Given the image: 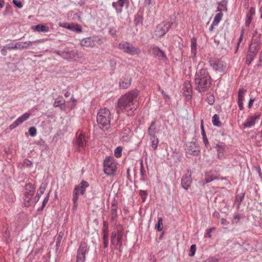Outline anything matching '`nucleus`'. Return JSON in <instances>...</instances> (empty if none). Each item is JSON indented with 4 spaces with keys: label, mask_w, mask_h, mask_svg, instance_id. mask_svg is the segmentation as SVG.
I'll return each instance as SVG.
<instances>
[{
    "label": "nucleus",
    "mask_w": 262,
    "mask_h": 262,
    "mask_svg": "<svg viewBox=\"0 0 262 262\" xmlns=\"http://www.w3.org/2000/svg\"><path fill=\"white\" fill-rule=\"evenodd\" d=\"M225 149H217V158L219 159H222L224 156V151Z\"/></svg>",
    "instance_id": "nucleus-60"
},
{
    "label": "nucleus",
    "mask_w": 262,
    "mask_h": 262,
    "mask_svg": "<svg viewBox=\"0 0 262 262\" xmlns=\"http://www.w3.org/2000/svg\"><path fill=\"white\" fill-rule=\"evenodd\" d=\"M80 45L83 47L92 48L94 46L95 42L92 37H89L82 39L80 41Z\"/></svg>",
    "instance_id": "nucleus-24"
},
{
    "label": "nucleus",
    "mask_w": 262,
    "mask_h": 262,
    "mask_svg": "<svg viewBox=\"0 0 262 262\" xmlns=\"http://www.w3.org/2000/svg\"><path fill=\"white\" fill-rule=\"evenodd\" d=\"M32 29L38 32H47L49 30V28L48 26L40 24L32 26Z\"/></svg>",
    "instance_id": "nucleus-31"
},
{
    "label": "nucleus",
    "mask_w": 262,
    "mask_h": 262,
    "mask_svg": "<svg viewBox=\"0 0 262 262\" xmlns=\"http://www.w3.org/2000/svg\"><path fill=\"white\" fill-rule=\"evenodd\" d=\"M151 146L154 149H156L159 144V140L157 136L150 137Z\"/></svg>",
    "instance_id": "nucleus-36"
},
{
    "label": "nucleus",
    "mask_w": 262,
    "mask_h": 262,
    "mask_svg": "<svg viewBox=\"0 0 262 262\" xmlns=\"http://www.w3.org/2000/svg\"><path fill=\"white\" fill-rule=\"evenodd\" d=\"M103 231H109L108 227V223L106 221H104L103 222Z\"/></svg>",
    "instance_id": "nucleus-58"
},
{
    "label": "nucleus",
    "mask_w": 262,
    "mask_h": 262,
    "mask_svg": "<svg viewBox=\"0 0 262 262\" xmlns=\"http://www.w3.org/2000/svg\"><path fill=\"white\" fill-rule=\"evenodd\" d=\"M226 3L225 1H222L219 4V6L217 7V11H226L227 8L226 7Z\"/></svg>",
    "instance_id": "nucleus-42"
},
{
    "label": "nucleus",
    "mask_w": 262,
    "mask_h": 262,
    "mask_svg": "<svg viewBox=\"0 0 262 262\" xmlns=\"http://www.w3.org/2000/svg\"><path fill=\"white\" fill-rule=\"evenodd\" d=\"M77 189H74L73 191V210H76L78 207V201L79 199V194L78 192L76 191Z\"/></svg>",
    "instance_id": "nucleus-29"
},
{
    "label": "nucleus",
    "mask_w": 262,
    "mask_h": 262,
    "mask_svg": "<svg viewBox=\"0 0 262 262\" xmlns=\"http://www.w3.org/2000/svg\"><path fill=\"white\" fill-rule=\"evenodd\" d=\"M206 101L210 105H213L214 103L215 98L213 94L208 93L207 94Z\"/></svg>",
    "instance_id": "nucleus-41"
},
{
    "label": "nucleus",
    "mask_w": 262,
    "mask_h": 262,
    "mask_svg": "<svg viewBox=\"0 0 262 262\" xmlns=\"http://www.w3.org/2000/svg\"><path fill=\"white\" fill-rule=\"evenodd\" d=\"M117 5H118V4L117 3V2H113L112 3V6L114 8H115L116 9V11L117 12V13H120L122 12V9L120 7V8H118L117 7Z\"/></svg>",
    "instance_id": "nucleus-51"
},
{
    "label": "nucleus",
    "mask_w": 262,
    "mask_h": 262,
    "mask_svg": "<svg viewBox=\"0 0 262 262\" xmlns=\"http://www.w3.org/2000/svg\"><path fill=\"white\" fill-rule=\"evenodd\" d=\"M191 53L192 55V58L194 59L196 57V42L195 38L191 39Z\"/></svg>",
    "instance_id": "nucleus-33"
},
{
    "label": "nucleus",
    "mask_w": 262,
    "mask_h": 262,
    "mask_svg": "<svg viewBox=\"0 0 262 262\" xmlns=\"http://www.w3.org/2000/svg\"><path fill=\"white\" fill-rule=\"evenodd\" d=\"M157 131V128L156 127V121L154 120L151 122L149 127L148 128L147 132L150 137L157 136L156 134Z\"/></svg>",
    "instance_id": "nucleus-27"
},
{
    "label": "nucleus",
    "mask_w": 262,
    "mask_h": 262,
    "mask_svg": "<svg viewBox=\"0 0 262 262\" xmlns=\"http://www.w3.org/2000/svg\"><path fill=\"white\" fill-rule=\"evenodd\" d=\"M65 103V100L62 97H58L55 99L53 105L54 107H58L60 105H63Z\"/></svg>",
    "instance_id": "nucleus-39"
},
{
    "label": "nucleus",
    "mask_w": 262,
    "mask_h": 262,
    "mask_svg": "<svg viewBox=\"0 0 262 262\" xmlns=\"http://www.w3.org/2000/svg\"><path fill=\"white\" fill-rule=\"evenodd\" d=\"M12 43L11 45L10 44L6 45V48H7L9 50H15L17 49V46H16V42L14 44V45H12Z\"/></svg>",
    "instance_id": "nucleus-55"
},
{
    "label": "nucleus",
    "mask_w": 262,
    "mask_h": 262,
    "mask_svg": "<svg viewBox=\"0 0 262 262\" xmlns=\"http://www.w3.org/2000/svg\"><path fill=\"white\" fill-rule=\"evenodd\" d=\"M255 14V9L254 7H251L246 14L245 25L249 27L253 20V16Z\"/></svg>",
    "instance_id": "nucleus-20"
},
{
    "label": "nucleus",
    "mask_w": 262,
    "mask_h": 262,
    "mask_svg": "<svg viewBox=\"0 0 262 262\" xmlns=\"http://www.w3.org/2000/svg\"><path fill=\"white\" fill-rule=\"evenodd\" d=\"M49 199V193H48L47 194V196L44 199L42 204V206L40 208H39L38 209V211L42 210L44 208V207L46 206V204L48 202Z\"/></svg>",
    "instance_id": "nucleus-46"
},
{
    "label": "nucleus",
    "mask_w": 262,
    "mask_h": 262,
    "mask_svg": "<svg viewBox=\"0 0 262 262\" xmlns=\"http://www.w3.org/2000/svg\"><path fill=\"white\" fill-rule=\"evenodd\" d=\"M130 84V79L124 78L120 82V86L123 89H127Z\"/></svg>",
    "instance_id": "nucleus-38"
},
{
    "label": "nucleus",
    "mask_w": 262,
    "mask_h": 262,
    "mask_svg": "<svg viewBox=\"0 0 262 262\" xmlns=\"http://www.w3.org/2000/svg\"><path fill=\"white\" fill-rule=\"evenodd\" d=\"M46 188V184L42 183L39 187L36 195L34 198V204L38 202L41 195L44 193Z\"/></svg>",
    "instance_id": "nucleus-25"
},
{
    "label": "nucleus",
    "mask_w": 262,
    "mask_h": 262,
    "mask_svg": "<svg viewBox=\"0 0 262 262\" xmlns=\"http://www.w3.org/2000/svg\"><path fill=\"white\" fill-rule=\"evenodd\" d=\"M109 231H103V241H108L109 240Z\"/></svg>",
    "instance_id": "nucleus-57"
},
{
    "label": "nucleus",
    "mask_w": 262,
    "mask_h": 262,
    "mask_svg": "<svg viewBox=\"0 0 262 262\" xmlns=\"http://www.w3.org/2000/svg\"><path fill=\"white\" fill-rule=\"evenodd\" d=\"M108 32H109V34L113 37H117V35H116L117 31H116V30L114 28H111L109 30Z\"/></svg>",
    "instance_id": "nucleus-53"
},
{
    "label": "nucleus",
    "mask_w": 262,
    "mask_h": 262,
    "mask_svg": "<svg viewBox=\"0 0 262 262\" xmlns=\"http://www.w3.org/2000/svg\"><path fill=\"white\" fill-rule=\"evenodd\" d=\"M187 172L188 173L185 176H183L181 180L182 186L186 190L190 187L192 182L190 174L191 170H188Z\"/></svg>",
    "instance_id": "nucleus-15"
},
{
    "label": "nucleus",
    "mask_w": 262,
    "mask_h": 262,
    "mask_svg": "<svg viewBox=\"0 0 262 262\" xmlns=\"http://www.w3.org/2000/svg\"><path fill=\"white\" fill-rule=\"evenodd\" d=\"M77 53L74 51L70 50L69 48H66L62 51V58L67 60H71L75 57Z\"/></svg>",
    "instance_id": "nucleus-19"
},
{
    "label": "nucleus",
    "mask_w": 262,
    "mask_h": 262,
    "mask_svg": "<svg viewBox=\"0 0 262 262\" xmlns=\"http://www.w3.org/2000/svg\"><path fill=\"white\" fill-rule=\"evenodd\" d=\"M244 197V194H242V195L238 194V195H236L235 201L238 203V206L241 204V202L243 201Z\"/></svg>",
    "instance_id": "nucleus-49"
},
{
    "label": "nucleus",
    "mask_w": 262,
    "mask_h": 262,
    "mask_svg": "<svg viewBox=\"0 0 262 262\" xmlns=\"http://www.w3.org/2000/svg\"><path fill=\"white\" fill-rule=\"evenodd\" d=\"M131 137V129L126 126L123 127L121 134V139L123 142H127Z\"/></svg>",
    "instance_id": "nucleus-17"
},
{
    "label": "nucleus",
    "mask_w": 262,
    "mask_h": 262,
    "mask_svg": "<svg viewBox=\"0 0 262 262\" xmlns=\"http://www.w3.org/2000/svg\"><path fill=\"white\" fill-rule=\"evenodd\" d=\"M149 52H151L155 55V57L159 58H162L163 59H166V56L164 52L161 50L158 47L155 46H151L148 50Z\"/></svg>",
    "instance_id": "nucleus-16"
},
{
    "label": "nucleus",
    "mask_w": 262,
    "mask_h": 262,
    "mask_svg": "<svg viewBox=\"0 0 262 262\" xmlns=\"http://www.w3.org/2000/svg\"><path fill=\"white\" fill-rule=\"evenodd\" d=\"M25 192L24 194L33 195L35 192V188L34 185L31 183L26 184L25 186Z\"/></svg>",
    "instance_id": "nucleus-28"
},
{
    "label": "nucleus",
    "mask_w": 262,
    "mask_h": 262,
    "mask_svg": "<svg viewBox=\"0 0 262 262\" xmlns=\"http://www.w3.org/2000/svg\"><path fill=\"white\" fill-rule=\"evenodd\" d=\"M252 45H251L250 46V48H249V50L248 52V54H247L246 60V63L248 65H249L251 64L252 61L253 60V59L256 55L255 53L257 52V50H256L255 48H254V51H252Z\"/></svg>",
    "instance_id": "nucleus-23"
},
{
    "label": "nucleus",
    "mask_w": 262,
    "mask_h": 262,
    "mask_svg": "<svg viewBox=\"0 0 262 262\" xmlns=\"http://www.w3.org/2000/svg\"><path fill=\"white\" fill-rule=\"evenodd\" d=\"M89 184L88 182L82 181L80 184L75 187L74 189H77L76 191L78 193L83 195L85 192V188L89 187Z\"/></svg>",
    "instance_id": "nucleus-22"
},
{
    "label": "nucleus",
    "mask_w": 262,
    "mask_h": 262,
    "mask_svg": "<svg viewBox=\"0 0 262 262\" xmlns=\"http://www.w3.org/2000/svg\"><path fill=\"white\" fill-rule=\"evenodd\" d=\"M247 92V90L243 88L239 89L238 92V100L237 104L240 110H243V101L244 100L245 94Z\"/></svg>",
    "instance_id": "nucleus-18"
},
{
    "label": "nucleus",
    "mask_w": 262,
    "mask_h": 262,
    "mask_svg": "<svg viewBox=\"0 0 262 262\" xmlns=\"http://www.w3.org/2000/svg\"><path fill=\"white\" fill-rule=\"evenodd\" d=\"M117 168V163L113 157H106L103 161V170L107 176H114Z\"/></svg>",
    "instance_id": "nucleus-5"
},
{
    "label": "nucleus",
    "mask_w": 262,
    "mask_h": 262,
    "mask_svg": "<svg viewBox=\"0 0 262 262\" xmlns=\"http://www.w3.org/2000/svg\"><path fill=\"white\" fill-rule=\"evenodd\" d=\"M13 3L18 8H21L23 7L21 2L19 1L13 0Z\"/></svg>",
    "instance_id": "nucleus-61"
},
{
    "label": "nucleus",
    "mask_w": 262,
    "mask_h": 262,
    "mask_svg": "<svg viewBox=\"0 0 262 262\" xmlns=\"http://www.w3.org/2000/svg\"><path fill=\"white\" fill-rule=\"evenodd\" d=\"M123 236V226L118 224L115 228L111 234V247L113 246L117 248L121 252L122 250V238Z\"/></svg>",
    "instance_id": "nucleus-3"
},
{
    "label": "nucleus",
    "mask_w": 262,
    "mask_h": 262,
    "mask_svg": "<svg viewBox=\"0 0 262 262\" xmlns=\"http://www.w3.org/2000/svg\"><path fill=\"white\" fill-rule=\"evenodd\" d=\"M203 62H200L195 72L194 85L195 89L200 93L207 91L212 85V78L208 69L202 67Z\"/></svg>",
    "instance_id": "nucleus-2"
},
{
    "label": "nucleus",
    "mask_w": 262,
    "mask_h": 262,
    "mask_svg": "<svg viewBox=\"0 0 262 262\" xmlns=\"http://www.w3.org/2000/svg\"><path fill=\"white\" fill-rule=\"evenodd\" d=\"M29 133L31 137H34L37 134V130L35 127H31L29 129Z\"/></svg>",
    "instance_id": "nucleus-48"
},
{
    "label": "nucleus",
    "mask_w": 262,
    "mask_h": 262,
    "mask_svg": "<svg viewBox=\"0 0 262 262\" xmlns=\"http://www.w3.org/2000/svg\"><path fill=\"white\" fill-rule=\"evenodd\" d=\"M260 117V114H257L249 116L246 119L245 123L243 124L244 127L250 128L254 126L257 120H259Z\"/></svg>",
    "instance_id": "nucleus-13"
},
{
    "label": "nucleus",
    "mask_w": 262,
    "mask_h": 262,
    "mask_svg": "<svg viewBox=\"0 0 262 262\" xmlns=\"http://www.w3.org/2000/svg\"><path fill=\"white\" fill-rule=\"evenodd\" d=\"M122 148L121 146L117 147L115 150V156L117 158H119L122 155Z\"/></svg>",
    "instance_id": "nucleus-44"
},
{
    "label": "nucleus",
    "mask_w": 262,
    "mask_h": 262,
    "mask_svg": "<svg viewBox=\"0 0 262 262\" xmlns=\"http://www.w3.org/2000/svg\"><path fill=\"white\" fill-rule=\"evenodd\" d=\"M118 206L115 203H113L112 204V207L110 210V213L108 216L110 219V222L112 224V226L114 228L117 226L116 224L118 220V213H117Z\"/></svg>",
    "instance_id": "nucleus-12"
},
{
    "label": "nucleus",
    "mask_w": 262,
    "mask_h": 262,
    "mask_svg": "<svg viewBox=\"0 0 262 262\" xmlns=\"http://www.w3.org/2000/svg\"><path fill=\"white\" fill-rule=\"evenodd\" d=\"M139 194L142 198L143 201L144 202L147 195L146 191L141 190L139 191Z\"/></svg>",
    "instance_id": "nucleus-52"
},
{
    "label": "nucleus",
    "mask_w": 262,
    "mask_h": 262,
    "mask_svg": "<svg viewBox=\"0 0 262 262\" xmlns=\"http://www.w3.org/2000/svg\"><path fill=\"white\" fill-rule=\"evenodd\" d=\"M88 251L89 247L87 243L85 241H82L77 250L76 262H85V254Z\"/></svg>",
    "instance_id": "nucleus-8"
},
{
    "label": "nucleus",
    "mask_w": 262,
    "mask_h": 262,
    "mask_svg": "<svg viewBox=\"0 0 262 262\" xmlns=\"http://www.w3.org/2000/svg\"><path fill=\"white\" fill-rule=\"evenodd\" d=\"M38 42H40V40H35L33 41H25V42H24V44L27 45V48H28L29 46L32 45L33 43H38Z\"/></svg>",
    "instance_id": "nucleus-56"
},
{
    "label": "nucleus",
    "mask_w": 262,
    "mask_h": 262,
    "mask_svg": "<svg viewBox=\"0 0 262 262\" xmlns=\"http://www.w3.org/2000/svg\"><path fill=\"white\" fill-rule=\"evenodd\" d=\"M201 134H202V137H203V143H204L205 147L207 148H208L209 146V141L208 140V139L207 138V136H206V135L205 133L204 126V123H203V120H201Z\"/></svg>",
    "instance_id": "nucleus-26"
},
{
    "label": "nucleus",
    "mask_w": 262,
    "mask_h": 262,
    "mask_svg": "<svg viewBox=\"0 0 262 262\" xmlns=\"http://www.w3.org/2000/svg\"><path fill=\"white\" fill-rule=\"evenodd\" d=\"M86 139L85 135L81 132L76 133V139L74 141V145L77 150L79 151L84 149L86 144Z\"/></svg>",
    "instance_id": "nucleus-9"
},
{
    "label": "nucleus",
    "mask_w": 262,
    "mask_h": 262,
    "mask_svg": "<svg viewBox=\"0 0 262 262\" xmlns=\"http://www.w3.org/2000/svg\"><path fill=\"white\" fill-rule=\"evenodd\" d=\"M126 1L127 0H118L117 2L120 7L122 9V7H123L124 4Z\"/></svg>",
    "instance_id": "nucleus-64"
},
{
    "label": "nucleus",
    "mask_w": 262,
    "mask_h": 262,
    "mask_svg": "<svg viewBox=\"0 0 262 262\" xmlns=\"http://www.w3.org/2000/svg\"><path fill=\"white\" fill-rule=\"evenodd\" d=\"M24 164L28 167H31L32 165V162L28 159H25L24 161Z\"/></svg>",
    "instance_id": "nucleus-62"
},
{
    "label": "nucleus",
    "mask_w": 262,
    "mask_h": 262,
    "mask_svg": "<svg viewBox=\"0 0 262 262\" xmlns=\"http://www.w3.org/2000/svg\"><path fill=\"white\" fill-rule=\"evenodd\" d=\"M63 236V233L62 232H60L57 235V237L56 238V249L55 250H56V252L58 250L60 246L61 241L62 239Z\"/></svg>",
    "instance_id": "nucleus-37"
},
{
    "label": "nucleus",
    "mask_w": 262,
    "mask_h": 262,
    "mask_svg": "<svg viewBox=\"0 0 262 262\" xmlns=\"http://www.w3.org/2000/svg\"><path fill=\"white\" fill-rule=\"evenodd\" d=\"M195 250H196L195 245H194V244L192 245L190 247V253L189 254V255L190 256H194V255L195 254Z\"/></svg>",
    "instance_id": "nucleus-50"
},
{
    "label": "nucleus",
    "mask_w": 262,
    "mask_h": 262,
    "mask_svg": "<svg viewBox=\"0 0 262 262\" xmlns=\"http://www.w3.org/2000/svg\"><path fill=\"white\" fill-rule=\"evenodd\" d=\"M210 66L216 72H223L226 69V63L219 58H210L209 60Z\"/></svg>",
    "instance_id": "nucleus-7"
},
{
    "label": "nucleus",
    "mask_w": 262,
    "mask_h": 262,
    "mask_svg": "<svg viewBox=\"0 0 262 262\" xmlns=\"http://www.w3.org/2000/svg\"><path fill=\"white\" fill-rule=\"evenodd\" d=\"M213 125L217 127H221L222 123L220 121V117L217 114H214L212 120Z\"/></svg>",
    "instance_id": "nucleus-35"
},
{
    "label": "nucleus",
    "mask_w": 262,
    "mask_h": 262,
    "mask_svg": "<svg viewBox=\"0 0 262 262\" xmlns=\"http://www.w3.org/2000/svg\"><path fill=\"white\" fill-rule=\"evenodd\" d=\"M158 224L156 225L155 228L159 231L162 230V227H161L163 224L162 218L161 217H158Z\"/></svg>",
    "instance_id": "nucleus-43"
},
{
    "label": "nucleus",
    "mask_w": 262,
    "mask_h": 262,
    "mask_svg": "<svg viewBox=\"0 0 262 262\" xmlns=\"http://www.w3.org/2000/svg\"><path fill=\"white\" fill-rule=\"evenodd\" d=\"M145 170L144 168L143 163V161H141L140 162V175L142 177H143L144 176V174H145Z\"/></svg>",
    "instance_id": "nucleus-54"
},
{
    "label": "nucleus",
    "mask_w": 262,
    "mask_h": 262,
    "mask_svg": "<svg viewBox=\"0 0 262 262\" xmlns=\"http://www.w3.org/2000/svg\"><path fill=\"white\" fill-rule=\"evenodd\" d=\"M62 26L66 29H68L73 31H75L77 33H80L82 32L81 27L80 25L78 24H69L67 23H64Z\"/></svg>",
    "instance_id": "nucleus-21"
},
{
    "label": "nucleus",
    "mask_w": 262,
    "mask_h": 262,
    "mask_svg": "<svg viewBox=\"0 0 262 262\" xmlns=\"http://www.w3.org/2000/svg\"><path fill=\"white\" fill-rule=\"evenodd\" d=\"M205 177L206 183H210L214 180L217 179V178L213 176L211 171L206 173Z\"/></svg>",
    "instance_id": "nucleus-34"
},
{
    "label": "nucleus",
    "mask_w": 262,
    "mask_h": 262,
    "mask_svg": "<svg viewBox=\"0 0 262 262\" xmlns=\"http://www.w3.org/2000/svg\"><path fill=\"white\" fill-rule=\"evenodd\" d=\"M118 48L124 52L130 55H139L141 51L138 48L134 47L127 41H122L118 45Z\"/></svg>",
    "instance_id": "nucleus-6"
},
{
    "label": "nucleus",
    "mask_w": 262,
    "mask_h": 262,
    "mask_svg": "<svg viewBox=\"0 0 262 262\" xmlns=\"http://www.w3.org/2000/svg\"><path fill=\"white\" fill-rule=\"evenodd\" d=\"M17 49L22 50L24 49H28L27 45L24 44V42H16Z\"/></svg>",
    "instance_id": "nucleus-45"
},
{
    "label": "nucleus",
    "mask_w": 262,
    "mask_h": 262,
    "mask_svg": "<svg viewBox=\"0 0 262 262\" xmlns=\"http://www.w3.org/2000/svg\"><path fill=\"white\" fill-rule=\"evenodd\" d=\"M32 196L24 194V204L26 207H29L31 204H34V199H32Z\"/></svg>",
    "instance_id": "nucleus-32"
},
{
    "label": "nucleus",
    "mask_w": 262,
    "mask_h": 262,
    "mask_svg": "<svg viewBox=\"0 0 262 262\" xmlns=\"http://www.w3.org/2000/svg\"><path fill=\"white\" fill-rule=\"evenodd\" d=\"M30 114L29 113H24L9 126L10 129L12 130L14 129L19 125L21 124L23 122L27 120L30 117Z\"/></svg>",
    "instance_id": "nucleus-14"
},
{
    "label": "nucleus",
    "mask_w": 262,
    "mask_h": 262,
    "mask_svg": "<svg viewBox=\"0 0 262 262\" xmlns=\"http://www.w3.org/2000/svg\"><path fill=\"white\" fill-rule=\"evenodd\" d=\"M223 14L221 12L217 13L215 15V16L214 18V20L212 22L213 25H215V26L217 25L219 23V22L221 21V20L223 17Z\"/></svg>",
    "instance_id": "nucleus-40"
},
{
    "label": "nucleus",
    "mask_w": 262,
    "mask_h": 262,
    "mask_svg": "<svg viewBox=\"0 0 262 262\" xmlns=\"http://www.w3.org/2000/svg\"><path fill=\"white\" fill-rule=\"evenodd\" d=\"M172 24V22H167L165 24L164 23H162L159 24L156 27L155 35L158 37L163 36L168 32Z\"/></svg>",
    "instance_id": "nucleus-10"
},
{
    "label": "nucleus",
    "mask_w": 262,
    "mask_h": 262,
    "mask_svg": "<svg viewBox=\"0 0 262 262\" xmlns=\"http://www.w3.org/2000/svg\"><path fill=\"white\" fill-rule=\"evenodd\" d=\"M138 91L135 90L122 96L118 100L116 106L117 114L126 112L128 116L132 115L138 107Z\"/></svg>",
    "instance_id": "nucleus-1"
},
{
    "label": "nucleus",
    "mask_w": 262,
    "mask_h": 262,
    "mask_svg": "<svg viewBox=\"0 0 262 262\" xmlns=\"http://www.w3.org/2000/svg\"><path fill=\"white\" fill-rule=\"evenodd\" d=\"M215 229V227H211L207 230V234L209 238L211 237V233L212 231Z\"/></svg>",
    "instance_id": "nucleus-63"
},
{
    "label": "nucleus",
    "mask_w": 262,
    "mask_h": 262,
    "mask_svg": "<svg viewBox=\"0 0 262 262\" xmlns=\"http://www.w3.org/2000/svg\"><path fill=\"white\" fill-rule=\"evenodd\" d=\"M111 113L106 108L100 109L97 116V122L100 128L107 130L111 126Z\"/></svg>",
    "instance_id": "nucleus-4"
},
{
    "label": "nucleus",
    "mask_w": 262,
    "mask_h": 262,
    "mask_svg": "<svg viewBox=\"0 0 262 262\" xmlns=\"http://www.w3.org/2000/svg\"><path fill=\"white\" fill-rule=\"evenodd\" d=\"M185 150L187 153L198 156L200 153V147L195 142L191 141L186 144Z\"/></svg>",
    "instance_id": "nucleus-11"
},
{
    "label": "nucleus",
    "mask_w": 262,
    "mask_h": 262,
    "mask_svg": "<svg viewBox=\"0 0 262 262\" xmlns=\"http://www.w3.org/2000/svg\"><path fill=\"white\" fill-rule=\"evenodd\" d=\"M183 90H184V93H186V96H189L192 93V88L190 81H186L184 82Z\"/></svg>",
    "instance_id": "nucleus-30"
},
{
    "label": "nucleus",
    "mask_w": 262,
    "mask_h": 262,
    "mask_svg": "<svg viewBox=\"0 0 262 262\" xmlns=\"http://www.w3.org/2000/svg\"><path fill=\"white\" fill-rule=\"evenodd\" d=\"M6 199L8 202L9 203L13 202L14 201V194L12 193H11L10 194H7L5 196Z\"/></svg>",
    "instance_id": "nucleus-47"
},
{
    "label": "nucleus",
    "mask_w": 262,
    "mask_h": 262,
    "mask_svg": "<svg viewBox=\"0 0 262 262\" xmlns=\"http://www.w3.org/2000/svg\"><path fill=\"white\" fill-rule=\"evenodd\" d=\"M244 30L243 29L242 30V32H241V35H240V37L238 39V41L237 43V47H236V52L237 51L238 49V47H239V45L240 44V42L242 41L243 40V34H244Z\"/></svg>",
    "instance_id": "nucleus-59"
}]
</instances>
